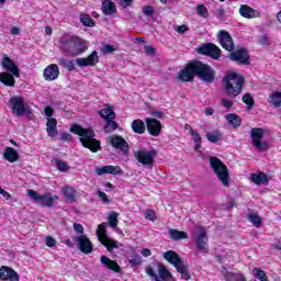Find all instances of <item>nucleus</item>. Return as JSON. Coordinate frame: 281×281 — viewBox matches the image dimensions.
<instances>
[{"instance_id":"nucleus-45","label":"nucleus","mask_w":281,"mask_h":281,"mask_svg":"<svg viewBox=\"0 0 281 281\" xmlns=\"http://www.w3.org/2000/svg\"><path fill=\"white\" fill-rule=\"evenodd\" d=\"M222 137H223V135L218 132L216 134H211V133L206 134V139L211 144H218V142H221Z\"/></svg>"},{"instance_id":"nucleus-40","label":"nucleus","mask_w":281,"mask_h":281,"mask_svg":"<svg viewBox=\"0 0 281 281\" xmlns=\"http://www.w3.org/2000/svg\"><path fill=\"white\" fill-rule=\"evenodd\" d=\"M252 276H254V278H257V280L269 281V277L267 276V272H265V270H262L260 268H254Z\"/></svg>"},{"instance_id":"nucleus-26","label":"nucleus","mask_w":281,"mask_h":281,"mask_svg":"<svg viewBox=\"0 0 281 281\" xmlns=\"http://www.w3.org/2000/svg\"><path fill=\"white\" fill-rule=\"evenodd\" d=\"M46 132L48 137H56V135H58V120L48 117L46 122Z\"/></svg>"},{"instance_id":"nucleus-11","label":"nucleus","mask_w":281,"mask_h":281,"mask_svg":"<svg viewBox=\"0 0 281 281\" xmlns=\"http://www.w3.org/2000/svg\"><path fill=\"white\" fill-rule=\"evenodd\" d=\"M29 196L35 201L41 207H52L54 205V201L58 200V195L52 196V193L38 194V192L29 189Z\"/></svg>"},{"instance_id":"nucleus-5","label":"nucleus","mask_w":281,"mask_h":281,"mask_svg":"<svg viewBox=\"0 0 281 281\" xmlns=\"http://www.w3.org/2000/svg\"><path fill=\"white\" fill-rule=\"evenodd\" d=\"M164 260H167L169 265L175 267L176 271L180 273L182 280H192V274H190V270H188V265L181 259L179 254L175 250H168L162 254Z\"/></svg>"},{"instance_id":"nucleus-2","label":"nucleus","mask_w":281,"mask_h":281,"mask_svg":"<svg viewBox=\"0 0 281 281\" xmlns=\"http://www.w3.org/2000/svg\"><path fill=\"white\" fill-rule=\"evenodd\" d=\"M69 132L79 136V142L83 148H88L90 153H100L102 150V142L95 138V131L92 127H82V125L74 124Z\"/></svg>"},{"instance_id":"nucleus-49","label":"nucleus","mask_w":281,"mask_h":281,"mask_svg":"<svg viewBox=\"0 0 281 281\" xmlns=\"http://www.w3.org/2000/svg\"><path fill=\"white\" fill-rule=\"evenodd\" d=\"M55 164L59 172H67V170H69V165H67V162H65L64 160L56 159Z\"/></svg>"},{"instance_id":"nucleus-58","label":"nucleus","mask_w":281,"mask_h":281,"mask_svg":"<svg viewBox=\"0 0 281 281\" xmlns=\"http://www.w3.org/2000/svg\"><path fill=\"white\" fill-rule=\"evenodd\" d=\"M222 106H224V109H232V106H234V101L232 100H227V99H223L222 100Z\"/></svg>"},{"instance_id":"nucleus-38","label":"nucleus","mask_w":281,"mask_h":281,"mask_svg":"<svg viewBox=\"0 0 281 281\" xmlns=\"http://www.w3.org/2000/svg\"><path fill=\"white\" fill-rule=\"evenodd\" d=\"M268 102L274 106V109H280L281 106V92H272L269 95Z\"/></svg>"},{"instance_id":"nucleus-17","label":"nucleus","mask_w":281,"mask_h":281,"mask_svg":"<svg viewBox=\"0 0 281 281\" xmlns=\"http://www.w3.org/2000/svg\"><path fill=\"white\" fill-rule=\"evenodd\" d=\"M145 124L147 132L151 135V137H159V135H161V121L154 117H146Z\"/></svg>"},{"instance_id":"nucleus-42","label":"nucleus","mask_w":281,"mask_h":281,"mask_svg":"<svg viewBox=\"0 0 281 281\" xmlns=\"http://www.w3.org/2000/svg\"><path fill=\"white\" fill-rule=\"evenodd\" d=\"M249 223L254 225V227H260L262 225V217L256 213H250L248 215Z\"/></svg>"},{"instance_id":"nucleus-61","label":"nucleus","mask_w":281,"mask_h":281,"mask_svg":"<svg viewBox=\"0 0 281 281\" xmlns=\"http://www.w3.org/2000/svg\"><path fill=\"white\" fill-rule=\"evenodd\" d=\"M176 32H178V34H186V32H188V25L182 24L177 26Z\"/></svg>"},{"instance_id":"nucleus-3","label":"nucleus","mask_w":281,"mask_h":281,"mask_svg":"<svg viewBox=\"0 0 281 281\" xmlns=\"http://www.w3.org/2000/svg\"><path fill=\"white\" fill-rule=\"evenodd\" d=\"M59 43L69 56H72V58H76V56H80L89 49V46H87V41L81 38L78 35H71V34H64L59 38Z\"/></svg>"},{"instance_id":"nucleus-25","label":"nucleus","mask_w":281,"mask_h":281,"mask_svg":"<svg viewBox=\"0 0 281 281\" xmlns=\"http://www.w3.org/2000/svg\"><path fill=\"white\" fill-rule=\"evenodd\" d=\"M239 14L244 19H258V16H260V13L258 11H256V9H254L247 4L240 5Z\"/></svg>"},{"instance_id":"nucleus-34","label":"nucleus","mask_w":281,"mask_h":281,"mask_svg":"<svg viewBox=\"0 0 281 281\" xmlns=\"http://www.w3.org/2000/svg\"><path fill=\"white\" fill-rule=\"evenodd\" d=\"M158 273L162 281H172V273L162 263L158 265Z\"/></svg>"},{"instance_id":"nucleus-56","label":"nucleus","mask_w":281,"mask_h":281,"mask_svg":"<svg viewBox=\"0 0 281 281\" xmlns=\"http://www.w3.org/2000/svg\"><path fill=\"white\" fill-rule=\"evenodd\" d=\"M71 139H74V136H71V134L68 132L60 133V142H71Z\"/></svg>"},{"instance_id":"nucleus-32","label":"nucleus","mask_w":281,"mask_h":281,"mask_svg":"<svg viewBox=\"0 0 281 281\" xmlns=\"http://www.w3.org/2000/svg\"><path fill=\"white\" fill-rule=\"evenodd\" d=\"M3 157L10 164H14V161H19V159H20L19 151H16V149H14L12 147L5 148Z\"/></svg>"},{"instance_id":"nucleus-37","label":"nucleus","mask_w":281,"mask_h":281,"mask_svg":"<svg viewBox=\"0 0 281 281\" xmlns=\"http://www.w3.org/2000/svg\"><path fill=\"white\" fill-rule=\"evenodd\" d=\"M169 236L172 240H183L188 238V233L171 228L169 229Z\"/></svg>"},{"instance_id":"nucleus-13","label":"nucleus","mask_w":281,"mask_h":281,"mask_svg":"<svg viewBox=\"0 0 281 281\" xmlns=\"http://www.w3.org/2000/svg\"><path fill=\"white\" fill-rule=\"evenodd\" d=\"M134 157L138 164H142V166H154L155 157H157V150L153 148L149 150L139 149L134 151Z\"/></svg>"},{"instance_id":"nucleus-24","label":"nucleus","mask_w":281,"mask_h":281,"mask_svg":"<svg viewBox=\"0 0 281 281\" xmlns=\"http://www.w3.org/2000/svg\"><path fill=\"white\" fill-rule=\"evenodd\" d=\"M101 263L105 269H109L110 271H113L114 273H122V267L117 263V261L112 260L111 258L106 256H101Z\"/></svg>"},{"instance_id":"nucleus-27","label":"nucleus","mask_w":281,"mask_h":281,"mask_svg":"<svg viewBox=\"0 0 281 281\" xmlns=\"http://www.w3.org/2000/svg\"><path fill=\"white\" fill-rule=\"evenodd\" d=\"M101 10L103 14L111 16L112 14H116L117 7L112 0H102Z\"/></svg>"},{"instance_id":"nucleus-18","label":"nucleus","mask_w":281,"mask_h":281,"mask_svg":"<svg viewBox=\"0 0 281 281\" xmlns=\"http://www.w3.org/2000/svg\"><path fill=\"white\" fill-rule=\"evenodd\" d=\"M1 67L4 71H9V74H12L15 78H21V69H19V66H16L14 60L8 57V55L2 58Z\"/></svg>"},{"instance_id":"nucleus-9","label":"nucleus","mask_w":281,"mask_h":281,"mask_svg":"<svg viewBox=\"0 0 281 281\" xmlns=\"http://www.w3.org/2000/svg\"><path fill=\"white\" fill-rule=\"evenodd\" d=\"M250 137L252 142V146L259 150V153H265L269 148V142L263 140L262 137H265V130L262 127H254L250 131Z\"/></svg>"},{"instance_id":"nucleus-39","label":"nucleus","mask_w":281,"mask_h":281,"mask_svg":"<svg viewBox=\"0 0 281 281\" xmlns=\"http://www.w3.org/2000/svg\"><path fill=\"white\" fill-rule=\"evenodd\" d=\"M58 65L65 67L67 71H76V63L74 60H67L65 58L58 59Z\"/></svg>"},{"instance_id":"nucleus-60","label":"nucleus","mask_w":281,"mask_h":281,"mask_svg":"<svg viewBox=\"0 0 281 281\" xmlns=\"http://www.w3.org/2000/svg\"><path fill=\"white\" fill-rule=\"evenodd\" d=\"M46 247H56V239L52 236L46 237Z\"/></svg>"},{"instance_id":"nucleus-52","label":"nucleus","mask_w":281,"mask_h":281,"mask_svg":"<svg viewBox=\"0 0 281 281\" xmlns=\"http://www.w3.org/2000/svg\"><path fill=\"white\" fill-rule=\"evenodd\" d=\"M99 199L102 201V203L109 204L111 203V200L109 199V196L106 195V193H104L103 191L99 190L97 192Z\"/></svg>"},{"instance_id":"nucleus-10","label":"nucleus","mask_w":281,"mask_h":281,"mask_svg":"<svg viewBox=\"0 0 281 281\" xmlns=\"http://www.w3.org/2000/svg\"><path fill=\"white\" fill-rule=\"evenodd\" d=\"M228 58L237 65H251V55H249V50L245 47L234 48V50L229 52Z\"/></svg>"},{"instance_id":"nucleus-48","label":"nucleus","mask_w":281,"mask_h":281,"mask_svg":"<svg viewBox=\"0 0 281 281\" xmlns=\"http://www.w3.org/2000/svg\"><path fill=\"white\" fill-rule=\"evenodd\" d=\"M117 216H120V214L115 212L110 213L108 217L110 227H113V228L117 227V223H120L117 220Z\"/></svg>"},{"instance_id":"nucleus-59","label":"nucleus","mask_w":281,"mask_h":281,"mask_svg":"<svg viewBox=\"0 0 281 281\" xmlns=\"http://www.w3.org/2000/svg\"><path fill=\"white\" fill-rule=\"evenodd\" d=\"M44 114L46 115V117H54V108L47 105L44 109Z\"/></svg>"},{"instance_id":"nucleus-16","label":"nucleus","mask_w":281,"mask_h":281,"mask_svg":"<svg viewBox=\"0 0 281 281\" xmlns=\"http://www.w3.org/2000/svg\"><path fill=\"white\" fill-rule=\"evenodd\" d=\"M75 243H77V247L81 254H93V244L91 239L87 237V235H79L75 238Z\"/></svg>"},{"instance_id":"nucleus-30","label":"nucleus","mask_w":281,"mask_h":281,"mask_svg":"<svg viewBox=\"0 0 281 281\" xmlns=\"http://www.w3.org/2000/svg\"><path fill=\"white\" fill-rule=\"evenodd\" d=\"M63 194L70 203H76L78 191L74 187H64Z\"/></svg>"},{"instance_id":"nucleus-36","label":"nucleus","mask_w":281,"mask_h":281,"mask_svg":"<svg viewBox=\"0 0 281 281\" xmlns=\"http://www.w3.org/2000/svg\"><path fill=\"white\" fill-rule=\"evenodd\" d=\"M79 21L85 25L86 27H95V20L91 18V15L87 13H81L79 15Z\"/></svg>"},{"instance_id":"nucleus-19","label":"nucleus","mask_w":281,"mask_h":281,"mask_svg":"<svg viewBox=\"0 0 281 281\" xmlns=\"http://www.w3.org/2000/svg\"><path fill=\"white\" fill-rule=\"evenodd\" d=\"M76 63L78 67H95L100 63V56L97 50H93L88 57L77 58Z\"/></svg>"},{"instance_id":"nucleus-1","label":"nucleus","mask_w":281,"mask_h":281,"mask_svg":"<svg viewBox=\"0 0 281 281\" xmlns=\"http://www.w3.org/2000/svg\"><path fill=\"white\" fill-rule=\"evenodd\" d=\"M194 78H199L206 85H212L216 80V70L209 64L192 59L178 72V79L180 82H192Z\"/></svg>"},{"instance_id":"nucleus-63","label":"nucleus","mask_w":281,"mask_h":281,"mask_svg":"<svg viewBox=\"0 0 281 281\" xmlns=\"http://www.w3.org/2000/svg\"><path fill=\"white\" fill-rule=\"evenodd\" d=\"M120 5H122V8H131V5H133V0H120Z\"/></svg>"},{"instance_id":"nucleus-55","label":"nucleus","mask_w":281,"mask_h":281,"mask_svg":"<svg viewBox=\"0 0 281 281\" xmlns=\"http://www.w3.org/2000/svg\"><path fill=\"white\" fill-rule=\"evenodd\" d=\"M72 227L77 234H80V236H85V226H82V224L75 223Z\"/></svg>"},{"instance_id":"nucleus-31","label":"nucleus","mask_w":281,"mask_h":281,"mask_svg":"<svg viewBox=\"0 0 281 281\" xmlns=\"http://www.w3.org/2000/svg\"><path fill=\"white\" fill-rule=\"evenodd\" d=\"M132 131L136 135H144L146 133V123L142 119H136L132 122Z\"/></svg>"},{"instance_id":"nucleus-51","label":"nucleus","mask_w":281,"mask_h":281,"mask_svg":"<svg viewBox=\"0 0 281 281\" xmlns=\"http://www.w3.org/2000/svg\"><path fill=\"white\" fill-rule=\"evenodd\" d=\"M145 218H147V221H157V213H155L154 210H147L145 213Z\"/></svg>"},{"instance_id":"nucleus-20","label":"nucleus","mask_w":281,"mask_h":281,"mask_svg":"<svg viewBox=\"0 0 281 281\" xmlns=\"http://www.w3.org/2000/svg\"><path fill=\"white\" fill-rule=\"evenodd\" d=\"M94 172L99 177H102L103 175H114V176L124 175V170H122L120 166H113V165L95 167Z\"/></svg>"},{"instance_id":"nucleus-7","label":"nucleus","mask_w":281,"mask_h":281,"mask_svg":"<svg viewBox=\"0 0 281 281\" xmlns=\"http://www.w3.org/2000/svg\"><path fill=\"white\" fill-rule=\"evenodd\" d=\"M9 108L16 117H22V115H32V110L25 106V99L21 95L11 97L9 99Z\"/></svg>"},{"instance_id":"nucleus-33","label":"nucleus","mask_w":281,"mask_h":281,"mask_svg":"<svg viewBox=\"0 0 281 281\" xmlns=\"http://www.w3.org/2000/svg\"><path fill=\"white\" fill-rule=\"evenodd\" d=\"M0 82L5 87H14L16 80H14V75L12 72H0Z\"/></svg>"},{"instance_id":"nucleus-47","label":"nucleus","mask_w":281,"mask_h":281,"mask_svg":"<svg viewBox=\"0 0 281 281\" xmlns=\"http://www.w3.org/2000/svg\"><path fill=\"white\" fill-rule=\"evenodd\" d=\"M196 14L199 16H202V19H207L210 16V12L207 11V8L203 4H198Z\"/></svg>"},{"instance_id":"nucleus-54","label":"nucleus","mask_w":281,"mask_h":281,"mask_svg":"<svg viewBox=\"0 0 281 281\" xmlns=\"http://www.w3.org/2000/svg\"><path fill=\"white\" fill-rule=\"evenodd\" d=\"M146 273L147 276H149L150 278H154L155 281H159V276H157V273H155V269H153L150 266H148L146 268Z\"/></svg>"},{"instance_id":"nucleus-57","label":"nucleus","mask_w":281,"mask_h":281,"mask_svg":"<svg viewBox=\"0 0 281 281\" xmlns=\"http://www.w3.org/2000/svg\"><path fill=\"white\" fill-rule=\"evenodd\" d=\"M115 52V47L111 44H106L102 48V54H113Z\"/></svg>"},{"instance_id":"nucleus-22","label":"nucleus","mask_w":281,"mask_h":281,"mask_svg":"<svg viewBox=\"0 0 281 281\" xmlns=\"http://www.w3.org/2000/svg\"><path fill=\"white\" fill-rule=\"evenodd\" d=\"M207 233L202 228L200 234L195 237V247L198 251L202 254H207L210 251V247L207 246Z\"/></svg>"},{"instance_id":"nucleus-64","label":"nucleus","mask_w":281,"mask_h":281,"mask_svg":"<svg viewBox=\"0 0 281 281\" xmlns=\"http://www.w3.org/2000/svg\"><path fill=\"white\" fill-rule=\"evenodd\" d=\"M155 47L153 46H145V54H147L148 56H154L155 54Z\"/></svg>"},{"instance_id":"nucleus-12","label":"nucleus","mask_w":281,"mask_h":281,"mask_svg":"<svg viewBox=\"0 0 281 281\" xmlns=\"http://www.w3.org/2000/svg\"><path fill=\"white\" fill-rule=\"evenodd\" d=\"M201 56H209L212 60H218L223 56V50L214 43H205L195 49Z\"/></svg>"},{"instance_id":"nucleus-14","label":"nucleus","mask_w":281,"mask_h":281,"mask_svg":"<svg viewBox=\"0 0 281 281\" xmlns=\"http://www.w3.org/2000/svg\"><path fill=\"white\" fill-rule=\"evenodd\" d=\"M110 144L116 150H121L123 155L131 153V145H128V142H126V139L120 135L110 136Z\"/></svg>"},{"instance_id":"nucleus-41","label":"nucleus","mask_w":281,"mask_h":281,"mask_svg":"<svg viewBox=\"0 0 281 281\" xmlns=\"http://www.w3.org/2000/svg\"><path fill=\"white\" fill-rule=\"evenodd\" d=\"M117 122L113 121V119H110L105 121V125L103 127L104 133H113V131H117Z\"/></svg>"},{"instance_id":"nucleus-21","label":"nucleus","mask_w":281,"mask_h":281,"mask_svg":"<svg viewBox=\"0 0 281 281\" xmlns=\"http://www.w3.org/2000/svg\"><path fill=\"white\" fill-rule=\"evenodd\" d=\"M0 280L20 281L21 276L13 268H10L8 266H2L0 267Z\"/></svg>"},{"instance_id":"nucleus-35","label":"nucleus","mask_w":281,"mask_h":281,"mask_svg":"<svg viewBox=\"0 0 281 281\" xmlns=\"http://www.w3.org/2000/svg\"><path fill=\"white\" fill-rule=\"evenodd\" d=\"M99 115L105 122H108L109 120H115V116H116L115 111H113V109L111 108L102 109L101 111H99Z\"/></svg>"},{"instance_id":"nucleus-23","label":"nucleus","mask_w":281,"mask_h":281,"mask_svg":"<svg viewBox=\"0 0 281 281\" xmlns=\"http://www.w3.org/2000/svg\"><path fill=\"white\" fill-rule=\"evenodd\" d=\"M58 76H60V69L58 68V65H56V64L48 65L43 71V78L47 82L58 80Z\"/></svg>"},{"instance_id":"nucleus-46","label":"nucleus","mask_w":281,"mask_h":281,"mask_svg":"<svg viewBox=\"0 0 281 281\" xmlns=\"http://www.w3.org/2000/svg\"><path fill=\"white\" fill-rule=\"evenodd\" d=\"M213 14L216 16L217 21H225V8H223V5L215 8Z\"/></svg>"},{"instance_id":"nucleus-50","label":"nucleus","mask_w":281,"mask_h":281,"mask_svg":"<svg viewBox=\"0 0 281 281\" xmlns=\"http://www.w3.org/2000/svg\"><path fill=\"white\" fill-rule=\"evenodd\" d=\"M128 263L132 265V267H139L142 265V256L134 254L131 259H128Z\"/></svg>"},{"instance_id":"nucleus-4","label":"nucleus","mask_w":281,"mask_h":281,"mask_svg":"<svg viewBox=\"0 0 281 281\" xmlns=\"http://www.w3.org/2000/svg\"><path fill=\"white\" fill-rule=\"evenodd\" d=\"M222 83L229 98H236L245 89V76L239 72L229 71L223 78Z\"/></svg>"},{"instance_id":"nucleus-44","label":"nucleus","mask_w":281,"mask_h":281,"mask_svg":"<svg viewBox=\"0 0 281 281\" xmlns=\"http://www.w3.org/2000/svg\"><path fill=\"white\" fill-rule=\"evenodd\" d=\"M241 101L248 106V109H254V105L256 104L254 97L250 93L244 94Z\"/></svg>"},{"instance_id":"nucleus-53","label":"nucleus","mask_w":281,"mask_h":281,"mask_svg":"<svg viewBox=\"0 0 281 281\" xmlns=\"http://www.w3.org/2000/svg\"><path fill=\"white\" fill-rule=\"evenodd\" d=\"M143 14L145 16H153V14H155V9L151 5H145L143 8Z\"/></svg>"},{"instance_id":"nucleus-15","label":"nucleus","mask_w":281,"mask_h":281,"mask_svg":"<svg viewBox=\"0 0 281 281\" xmlns=\"http://www.w3.org/2000/svg\"><path fill=\"white\" fill-rule=\"evenodd\" d=\"M217 38L220 41L221 47L225 49L226 52H234L236 48V45L234 44V38H232V35L229 32L222 30L218 32Z\"/></svg>"},{"instance_id":"nucleus-62","label":"nucleus","mask_w":281,"mask_h":281,"mask_svg":"<svg viewBox=\"0 0 281 281\" xmlns=\"http://www.w3.org/2000/svg\"><path fill=\"white\" fill-rule=\"evenodd\" d=\"M151 116L154 117V120H161V117H164V112H161V111H153L151 112Z\"/></svg>"},{"instance_id":"nucleus-43","label":"nucleus","mask_w":281,"mask_h":281,"mask_svg":"<svg viewBox=\"0 0 281 281\" xmlns=\"http://www.w3.org/2000/svg\"><path fill=\"white\" fill-rule=\"evenodd\" d=\"M190 135H192L193 137V142L195 144L194 146V150H199L201 148V144L203 142V139L201 138V134H199L196 131L191 130L190 131Z\"/></svg>"},{"instance_id":"nucleus-8","label":"nucleus","mask_w":281,"mask_h":281,"mask_svg":"<svg viewBox=\"0 0 281 281\" xmlns=\"http://www.w3.org/2000/svg\"><path fill=\"white\" fill-rule=\"evenodd\" d=\"M108 226H109V223L106 222H103L98 225L97 238L99 243H101V245H103V247H105L106 250L111 252L113 251V249H117V241L109 238V236L106 235Z\"/></svg>"},{"instance_id":"nucleus-6","label":"nucleus","mask_w":281,"mask_h":281,"mask_svg":"<svg viewBox=\"0 0 281 281\" xmlns=\"http://www.w3.org/2000/svg\"><path fill=\"white\" fill-rule=\"evenodd\" d=\"M209 162L213 173L217 177L223 187L229 188V169H227V166L224 165L223 160L216 156H211Z\"/></svg>"},{"instance_id":"nucleus-29","label":"nucleus","mask_w":281,"mask_h":281,"mask_svg":"<svg viewBox=\"0 0 281 281\" xmlns=\"http://www.w3.org/2000/svg\"><path fill=\"white\" fill-rule=\"evenodd\" d=\"M225 120H227L229 126H233V128H240L243 125V119L236 113H228Z\"/></svg>"},{"instance_id":"nucleus-28","label":"nucleus","mask_w":281,"mask_h":281,"mask_svg":"<svg viewBox=\"0 0 281 281\" xmlns=\"http://www.w3.org/2000/svg\"><path fill=\"white\" fill-rule=\"evenodd\" d=\"M250 179L256 186H269V177L262 171L259 173H251Z\"/></svg>"}]
</instances>
